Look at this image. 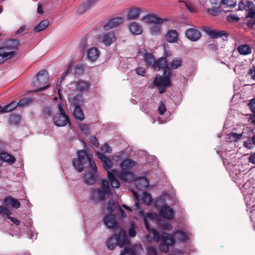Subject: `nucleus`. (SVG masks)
Listing matches in <instances>:
<instances>
[{
    "label": "nucleus",
    "mask_w": 255,
    "mask_h": 255,
    "mask_svg": "<svg viewBox=\"0 0 255 255\" xmlns=\"http://www.w3.org/2000/svg\"><path fill=\"white\" fill-rule=\"evenodd\" d=\"M72 164L75 169L78 172L83 171L85 166H90L93 172L96 173L97 168L95 161L92 159L90 155H88L84 150H80L78 152V157L74 158Z\"/></svg>",
    "instance_id": "1"
},
{
    "label": "nucleus",
    "mask_w": 255,
    "mask_h": 255,
    "mask_svg": "<svg viewBox=\"0 0 255 255\" xmlns=\"http://www.w3.org/2000/svg\"><path fill=\"white\" fill-rule=\"evenodd\" d=\"M20 45V40L16 39L6 40L2 46H0V63L12 58L15 55V50Z\"/></svg>",
    "instance_id": "2"
},
{
    "label": "nucleus",
    "mask_w": 255,
    "mask_h": 255,
    "mask_svg": "<svg viewBox=\"0 0 255 255\" xmlns=\"http://www.w3.org/2000/svg\"><path fill=\"white\" fill-rule=\"evenodd\" d=\"M101 182L102 184L100 188H91V195L94 201H104L106 199V195L110 196L112 194L109 182L106 179H102Z\"/></svg>",
    "instance_id": "3"
},
{
    "label": "nucleus",
    "mask_w": 255,
    "mask_h": 255,
    "mask_svg": "<svg viewBox=\"0 0 255 255\" xmlns=\"http://www.w3.org/2000/svg\"><path fill=\"white\" fill-rule=\"evenodd\" d=\"M127 242L126 232L121 229L118 235H113L110 237L106 242L107 248L110 250H113L117 246L121 248L126 245Z\"/></svg>",
    "instance_id": "4"
},
{
    "label": "nucleus",
    "mask_w": 255,
    "mask_h": 255,
    "mask_svg": "<svg viewBox=\"0 0 255 255\" xmlns=\"http://www.w3.org/2000/svg\"><path fill=\"white\" fill-rule=\"evenodd\" d=\"M143 57L147 66L156 71H159L168 64L166 58L164 57L156 60L152 54L146 53L144 54Z\"/></svg>",
    "instance_id": "5"
},
{
    "label": "nucleus",
    "mask_w": 255,
    "mask_h": 255,
    "mask_svg": "<svg viewBox=\"0 0 255 255\" xmlns=\"http://www.w3.org/2000/svg\"><path fill=\"white\" fill-rule=\"evenodd\" d=\"M161 69L163 70V77L157 75L154 81V84L155 86H167V87H170L171 84L170 81L171 73L170 67L167 64Z\"/></svg>",
    "instance_id": "6"
},
{
    "label": "nucleus",
    "mask_w": 255,
    "mask_h": 255,
    "mask_svg": "<svg viewBox=\"0 0 255 255\" xmlns=\"http://www.w3.org/2000/svg\"><path fill=\"white\" fill-rule=\"evenodd\" d=\"M175 242L174 239L171 235L167 233H163L161 235V240L159 246L160 251L164 253H168L170 248L174 246Z\"/></svg>",
    "instance_id": "7"
},
{
    "label": "nucleus",
    "mask_w": 255,
    "mask_h": 255,
    "mask_svg": "<svg viewBox=\"0 0 255 255\" xmlns=\"http://www.w3.org/2000/svg\"><path fill=\"white\" fill-rule=\"evenodd\" d=\"M53 122L56 127H62L69 123L70 119L66 114H55L53 117Z\"/></svg>",
    "instance_id": "8"
},
{
    "label": "nucleus",
    "mask_w": 255,
    "mask_h": 255,
    "mask_svg": "<svg viewBox=\"0 0 255 255\" xmlns=\"http://www.w3.org/2000/svg\"><path fill=\"white\" fill-rule=\"evenodd\" d=\"M187 39L191 41H198L202 36L201 32L196 28H189L185 31Z\"/></svg>",
    "instance_id": "9"
},
{
    "label": "nucleus",
    "mask_w": 255,
    "mask_h": 255,
    "mask_svg": "<svg viewBox=\"0 0 255 255\" xmlns=\"http://www.w3.org/2000/svg\"><path fill=\"white\" fill-rule=\"evenodd\" d=\"M141 21L148 23H162L167 22L168 20L167 18H161L156 16L155 15L148 14L141 18Z\"/></svg>",
    "instance_id": "10"
},
{
    "label": "nucleus",
    "mask_w": 255,
    "mask_h": 255,
    "mask_svg": "<svg viewBox=\"0 0 255 255\" xmlns=\"http://www.w3.org/2000/svg\"><path fill=\"white\" fill-rule=\"evenodd\" d=\"M206 33L208 35L213 39H216L220 37H223L224 40H227L229 34L224 30L217 31L214 30H211L208 28L206 30Z\"/></svg>",
    "instance_id": "11"
},
{
    "label": "nucleus",
    "mask_w": 255,
    "mask_h": 255,
    "mask_svg": "<svg viewBox=\"0 0 255 255\" xmlns=\"http://www.w3.org/2000/svg\"><path fill=\"white\" fill-rule=\"evenodd\" d=\"M159 213L161 216L168 220H171L174 215L173 210L168 206H163L161 207Z\"/></svg>",
    "instance_id": "12"
},
{
    "label": "nucleus",
    "mask_w": 255,
    "mask_h": 255,
    "mask_svg": "<svg viewBox=\"0 0 255 255\" xmlns=\"http://www.w3.org/2000/svg\"><path fill=\"white\" fill-rule=\"evenodd\" d=\"M76 90L82 93H86L89 91L91 83L83 80H79L74 82Z\"/></svg>",
    "instance_id": "13"
},
{
    "label": "nucleus",
    "mask_w": 255,
    "mask_h": 255,
    "mask_svg": "<svg viewBox=\"0 0 255 255\" xmlns=\"http://www.w3.org/2000/svg\"><path fill=\"white\" fill-rule=\"evenodd\" d=\"M104 224L109 228L116 229L118 227L116 216L114 214H109L104 218Z\"/></svg>",
    "instance_id": "14"
},
{
    "label": "nucleus",
    "mask_w": 255,
    "mask_h": 255,
    "mask_svg": "<svg viewBox=\"0 0 255 255\" xmlns=\"http://www.w3.org/2000/svg\"><path fill=\"white\" fill-rule=\"evenodd\" d=\"M124 19L122 17H118L112 18L109 20L104 26V28L105 30H109L117 27L124 22Z\"/></svg>",
    "instance_id": "15"
},
{
    "label": "nucleus",
    "mask_w": 255,
    "mask_h": 255,
    "mask_svg": "<svg viewBox=\"0 0 255 255\" xmlns=\"http://www.w3.org/2000/svg\"><path fill=\"white\" fill-rule=\"evenodd\" d=\"M37 83L43 85L47 83L49 79V75L45 70L39 71L35 76Z\"/></svg>",
    "instance_id": "16"
},
{
    "label": "nucleus",
    "mask_w": 255,
    "mask_h": 255,
    "mask_svg": "<svg viewBox=\"0 0 255 255\" xmlns=\"http://www.w3.org/2000/svg\"><path fill=\"white\" fill-rule=\"evenodd\" d=\"M4 205L6 207H11L15 209H18L20 206V203L16 199L11 196H7L4 198L3 200Z\"/></svg>",
    "instance_id": "17"
},
{
    "label": "nucleus",
    "mask_w": 255,
    "mask_h": 255,
    "mask_svg": "<svg viewBox=\"0 0 255 255\" xmlns=\"http://www.w3.org/2000/svg\"><path fill=\"white\" fill-rule=\"evenodd\" d=\"M136 188L140 191L146 189L149 186L148 180L144 177H139L135 181Z\"/></svg>",
    "instance_id": "18"
},
{
    "label": "nucleus",
    "mask_w": 255,
    "mask_h": 255,
    "mask_svg": "<svg viewBox=\"0 0 255 255\" xmlns=\"http://www.w3.org/2000/svg\"><path fill=\"white\" fill-rule=\"evenodd\" d=\"M96 173L88 171H86L84 176V182L88 185H92L96 182Z\"/></svg>",
    "instance_id": "19"
},
{
    "label": "nucleus",
    "mask_w": 255,
    "mask_h": 255,
    "mask_svg": "<svg viewBox=\"0 0 255 255\" xmlns=\"http://www.w3.org/2000/svg\"><path fill=\"white\" fill-rule=\"evenodd\" d=\"M178 33L176 30H169L165 36V40L169 43H175L178 40Z\"/></svg>",
    "instance_id": "20"
},
{
    "label": "nucleus",
    "mask_w": 255,
    "mask_h": 255,
    "mask_svg": "<svg viewBox=\"0 0 255 255\" xmlns=\"http://www.w3.org/2000/svg\"><path fill=\"white\" fill-rule=\"evenodd\" d=\"M116 40V34L113 32H109L106 33L103 37V42L107 46L110 45Z\"/></svg>",
    "instance_id": "21"
},
{
    "label": "nucleus",
    "mask_w": 255,
    "mask_h": 255,
    "mask_svg": "<svg viewBox=\"0 0 255 255\" xmlns=\"http://www.w3.org/2000/svg\"><path fill=\"white\" fill-rule=\"evenodd\" d=\"M97 155L102 161L103 167L104 169L106 170L110 169L112 166V162L111 160L103 153L100 152H97Z\"/></svg>",
    "instance_id": "22"
},
{
    "label": "nucleus",
    "mask_w": 255,
    "mask_h": 255,
    "mask_svg": "<svg viewBox=\"0 0 255 255\" xmlns=\"http://www.w3.org/2000/svg\"><path fill=\"white\" fill-rule=\"evenodd\" d=\"M130 31L134 35H139L142 32V27L136 22L130 23L128 26Z\"/></svg>",
    "instance_id": "23"
},
{
    "label": "nucleus",
    "mask_w": 255,
    "mask_h": 255,
    "mask_svg": "<svg viewBox=\"0 0 255 255\" xmlns=\"http://www.w3.org/2000/svg\"><path fill=\"white\" fill-rule=\"evenodd\" d=\"M100 51L96 47H92L87 51V58L90 61H96L100 56Z\"/></svg>",
    "instance_id": "24"
},
{
    "label": "nucleus",
    "mask_w": 255,
    "mask_h": 255,
    "mask_svg": "<svg viewBox=\"0 0 255 255\" xmlns=\"http://www.w3.org/2000/svg\"><path fill=\"white\" fill-rule=\"evenodd\" d=\"M255 5L253 2L249 0H241L239 4L238 8L240 10H248L254 9Z\"/></svg>",
    "instance_id": "25"
},
{
    "label": "nucleus",
    "mask_w": 255,
    "mask_h": 255,
    "mask_svg": "<svg viewBox=\"0 0 255 255\" xmlns=\"http://www.w3.org/2000/svg\"><path fill=\"white\" fill-rule=\"evenodd\" d=\"M0 159L10 165L12 164L16 161L15 157L5 151L0 153Z\"/></svg>",
    "instance_id": "26"
},
{
    "label": "nucleus",
    "mask_w": 255,
    "mask_h": 255,
    "mask_svg": "<svg viewBox=\"0 0 255 255\" xmlns=\"http://www.w3.org/2000/svg\"><path fill=\"white\" fill-rule=\"evenodd\" d=\"M107 177L109 183L110 182L113 188H118L120 185L119 181L115 177L114 174L111 171L107 172Z\"/></svg>",
    "instance_id": "27"
},
{
    "label": "nucleus",
    "mask_w": 255,
    "mask_h": 255,
    "mask_svg": "<svg viewBox=\"0 0 255 255\" xmlns=\"http://www.w3.org/2000/svg\"><path fill=\"white\" fill-rule=\"evenodd\" d=\"M141 9L139 8H131L129 9L127 18L128 19H135L137 18L140 15Z\"/></svg>",
    "instance_id": "28"
},
{
    "label": "nucleus",
    "mask_w": 255,
    "mask_h": 255,
    "mask_svg": "<svg viewBox=\"0 0 255 255\" xmlns=\"http://www.w3.org/2000/svg\"><path fill=\"white\" fill-rule=\"evenodd\" d=\"M237 50L241 55H247L252 53V49L248 44H241L239 45Z\"/></svg>",
    "instance_id": "29"
},
{
    "label": "nucleus",
    "mask_w": 255,
    "mask_h": 255,
    "mask_svg": "<svg viewBox=\"0 0 255 255\" xmlns=\"http://www.w3.org/2000/svg\"><path fill=\"white\" fill-rule=\"evenodd\" d=\"M135 165L134 162L130 159H127L124 160L121 164V168L123 171H127L130 169Z\"/></svg>",
    "instance_id": "30"
},
{
    "label": "nucleus",
    "mask_w": 255,
    "mask_h": 255,
    "mask_svg": "<svg viewBox=\"0 0 255 255\" xmlns=\"http://www.w3.org/2000/svg\"><path fill=\"white\" fill-rule=\"evenodd\" d=\"M18 106V104L16 102H12L7 105L4 106L0 110V113L3 114L11 112Z\"/></svg>",
    "instance_id": "31"
},
{
    "label": "nucleus",
    "mask_w": 255,
    "mask_h": 255,
    "mask_svg": "<svg viewBox=\"0 0 255 255\" xmlns=\"http://www.w3.org/2000/svg\"><path fill=\"white\" fill-rule=\"evenodd\" d=\"M119 178L125 181H131L133 179V174L127 171H123L119 174Z\"/></svg>",
    "instance_id": "32"
},
{
    "label": "nucleus",
    "mask_w": 255,
    "mask_h": 255,
    "mask_svg": "<svg viewBox=\"0 0 255 255\" xmlns=\"http://www.w3.org/2000/svg\"><path fill=\"white\" fill-rule=\"evenodd\" d=\"M242 136V133L230 132L227 135V140L230 142L237 141L241 139Z\"/></svg>",
    "instance_id": "33"
},
{
    "label": "nucleus",
    "mask_w": 255,
    "mask_h": 255,
    "mask_svg": "<svg viewBox=\"0 0 255 255\" xmlns=\"http://www.w3.org/2000/svg\"><path fill=\"white\" fill-rule=\"evenodd\" d=\"M73 115L75 119L81 121L84 119V115L81 107H75Z\"/></svg>",
    "instance_id": "34"
},
{
    "label": "nucleus",
    "mask_w": 255,
    "mask_h": 255,
    "mask_svg": "<svg viewBox=\"0 0 255 255\" xmlns=\"http://www.w3.org/2000/svg\"><path fill=\"white\" fill-rule=\"evenodd\" d=\"M49 24V22L48 20L45 19L41 21L36 27L34 28V31L35 32H40L47 27Z\"/></svg>",
    "instance_id": "35"
},
{
    "label": "nucleus",
    "mask_w": 255,
    "mask_h": 255,
    "mask_svg": "<svg viewBox=\"0 0 255 255\" xmlns=\"http://www.w3.org/2000/svg\"><path fill=\"white\" fill-rule=\"evenodd\" d=\"M161 24L154 23L150 27V32L153 35H159L161 33Z\"/></svg>",
    "instance_id": "36"
},
{
    "label": "nucleus",
    "mask_w": 255,
    "mask_h": 255,
    "mask_svg": "<svg viewBox=\"0 0 255 255\" xmlns=\"http://www.w3.org/2000/svg\"><path fill=\"white\" fill-rule=\"evenodd\" d=\"M217 5L218 6L215 5L213 6L212 7L208 8L207 9V12L214 16H217L221 14L222 11L220 9V5Z\"/></svg>",
    "instance_id": "37"
},
{
    "label": "nucleus",
    "mask_w": 255,
    "mask_h": 255,
    "mask_svg": "<svg viewBox=\"0 0 255 255\" xmlns=\"http://www.w3.org/2000/svg\"><path fill=\"white\" fill-rule=\"evenodd\" d=\"M83 102V96L82 95H78L73 97L72 105L75 107H80Z\"/></svg>",
    "instance_id": "38"
},
{
    "label": "nucleus",
    "mask_w": 255,
    "mask_h": 255,
    "mask_svg": "<svg viewBox=\"0 0 255 255\" xmlns=\"http://www.w3.org/2000/svg\"><path fill=\"white\" fill-rule=\"evenodd\" d=\"M33 100L32 98L28 97L21 99L17 103L18 104V106L20 107H24L28 106L29 104H31L33 102Z\"/></svg>",
    "instance_id": "39"
},
{
    "label": "nucleus",
    "mask_w": 255,
    "mask_h": 255,
    "mask_svg": "<svg viewBox=\"0 0 255 255\" xmlns=\"http://www.w3.org/2000/svg\"><path fill=\"white\" fill-rule=\"evenodd\" d=\"M120 255H136L135 250L132 247H126Z\"/></svg>",
    "instance_id": "40"
},
{
    "label": "nucleus",
    "mask_w": 255,
    "mask_h": 255,
    "mask_svg": "<svg viewBox=\"0 0 255 255\" xmlns=\"http://www.w3.org/2000/svg\"><path fill=\"white\" fill-rule=\"evenodd\" d=\"M182 64V60L181 58H174L171 64V67L170 69L174 70L178 68L181 66Z\"/></svg>",
    "instance_id": "41"
},
{
    "label": "nucleus",
    "mask_w": 255,
    "mask_h": 255,
    "mask_svg": "<svg viewBox=\"0 0 255 255\" xmlns=\"http://www.w3.org/2000/svg\"><path fill=\"white\" fill-rule=\"evenodd\" d=\"M142 201L144 203L149 205L152 203V199L151 195L147 192H143Z\"/></svg>",
    "instance_id": "42"
},
{
    "label": "nucleus",
    "mask_w": 255,
    "mask_h": 255,
    "mask_svg": "<svg viewBox=\"0 0 255 255\" xmlns=\"http://www.w3.org/2000/svg\"><path fill=\"white\" fill-rule=\"evenodd\" d=\"M21 120V117L17 115H11L9 117V122L13 125H17Z\"/></svg>",
    "instance_id": "43"
},
{
    "label": "nucleus",
    "mask_w": 255,
    "mask_h": 255,
    "mask_svg": "<svg viewBox=\"0 0 255 255\" xmlns=\"http://www.w3.org/2000/svg\"><path fill=\"white\" fill-rule=\"evenodd\" d=\"M176 236L180 241L182 242H186L187 239V236L184 232L179 230L176 232Z\"/></svg>",
    "instance_id": "44"
},
{
    "label": "nucleus",
    "mask_w": 255,
    "mask_h": 255,
    "mask_svg": "<svg viewBox=\"0 0 255 255\" xmlns=\"http://www.w3.org/2000/svg\"><path fill=\"white\" fill-rule=\"evenodd\" d=\"M255 145V134L251 138H249L247 141H244V145L250 149L252 147V145Z\"/></svg>",
    "instance_id": "45"
},
{
    "label": "nucleus",
    "mask_w": 255,
    "mask_h": 255,
    "mask_svg": "<svg viewBox=\"0 0 255 255\" xmlns=\"http://www.w3.org/2000/svg\"><path fill=\"white\" fill-rule=\"evenodd\" d=\"M236 4V0H222L221 5L224 4L227 7H234Z\"/></svg>",
    "instance_id": "46"
},
{
    "label": "nucleus",
    "mask_w": 255,
    "mask_h": 255,
    "mask_svg": "<svg viewBox=\"0 0 255 255\" xmlns=\"http://www.w3.org/2000/svg\"><path fill=\"white\" fill-rule=\"evenodd\" d=\"M153 240L155 242L158 243L161 240V235L155 230H152Z\"/></svg>",
    "instance_id": "47"
},
{
    "label": "nucleus",
    "mask_w": 255,
    "mask_h": 255,
    "mask_svg": "<svg viewBox=\"0 0 255 255\" xmlns=\"http://www.w3.org/2000/svg\"><path fill=\"white\" fill-rule=\"evenodd\" d=\"M11 213L9 211L8 213L6 215V217L9 219L11 222H13V224H15V225L18 226L20 224V221L17 219L12 217L10 216Z\"/></svg>",
    "instance_id": "48"
},
{
    "label": "nucleus",
    "mask_w": 255,
    "mask_h": 255,
    "mask_svg": "<svg viewBox=\"0 0 255 255\" xmlns=\"http://www.w3.org/2000/svg\"><path fill=\"white\" fill-rule=\"evenodd\" d=\"M166 111V107L162 101L159 103V106L158 108V111L160 115H162L164 114Z\"/></svg>",
    "instance_id": "49"
},
{
    "label": "nucleus",
    "mask_w": 255,
    "mask_h": 255,
    "mask_svg": "<svg viewBox=\"0 0 255 255\" xmlns=\"http://www.w3.org/2000/svg\"><path fill=\"white\" fill-rule=\"evenodd\" d=\"M251 111L253 113H255V98L251 99L248 104Z\"/></svg>",
    "instance_id": "50"
},
{
    "label": "nucleus",
    "mask_w": 255,
    "mask_h": 255,
    "mask_svg": "<svg viewBox=\"0 0 255 255\" xmlns=\"http://www.w3.org/2000/svg\"><path fill=\"white\" fill-rule=\"evenodd\" d=\"M101 150L108 153H111L112 150V147L107 143H105L101 147Z\"/></svg>",
    "instance_id": "51"
},
{
    "label": "nucleus",
    "mask_w": 255,
    "mask_h": 255,
    "mask_svg": "<svg viewBox=\"0 0 255 255\" xmlns=\"http://www.w3.org/2000/svg\"><path fill=\"white\" fill-rule=\"evenodd\" d=\"M107 209L110 213H113L115 210V203L109 202L107 204Z\"/></svg>",
    "instance_id": "52"
},
{
    "label": "nucleus",
    "mask_w": 255,
    "mask_h": 255,
    "mask_svg": "<svg viewBox=\"0 0 255 255\" xmlns=\"http://www.w3.org/2000/svg\"><path fill=\"white\" fill-rule=\"evenodd\" d=\"M80 129L84 132H87L89 130V126L84 124H81L79 125Z\"/></svg>",
    "instance_id": "53"
},
{
    "label": "nucleus",
    "mask_w": 255,
    "mask_h": 255,
    "mask_svg": "<svg viewBox=\"0 0 255 255\" xmlns=\"http://www.w3.org/2000/svg\"><path fill=\"white\" fill-rule=\"evenodd\" d=\"M90 142L92 144L95 146H98L99 145V141L98 138L95 136H91L90 137Z\"/></svg>",
    "instance_id": "54"
},
{
    "label": "nucleus",
    "mask_w": 255,
    "mask_h": 255,
    "mask_svg": "<svg viewBox=\"0 0 255 255\" xmlns=\"http://www.w3.org/2000/svg\"><path fill=\"white\" fill-rule=\"evenodd\" d=\"M43 114L48 116L52 115V111L49 107H46L43 109Z\"/></svg>",
    "instance_id": "55"
},
{
    "label": "nucleus",
    "mask_w": 255,
    "mask_h": 255,
    "mask_svg": "<svg viewBox=\"0 0 255 255\" xmlns=\"http://www.w3.org/2000/svg\"><path fill=\"white\" fill-rule=\"evenodd\" d=\"M135 72L139 75L143 76L145 72V70L143 67H138L135 69Z\"/></svg>",
    "instance_id": "56"
},
{
    "label": "nucleus",
    "mask_w": 255,
    "mask_h": 255,
    "mask_svg": "<svg viewBox=\"0 0 255 255\" xmlns=\"http://www.w3.org/2000/svg\"><path fill=\"white\" fill-rule=\"evenodd\" d=\"M247 11L248 12L247 15H246V17L251 18H254L255 15V8L254 9H251V10H248Z\"/></svg>",
    "instance_id": "57"
},
{
    "label": "nucleus",
    "mask_w": 255,
    "mask_h": 255,
    "mask_svg": "<svg viewBox=\"0 0 255 255\" xmlns=\"http://www.w3.org/2000/svg\"><path fill=\"white\" fill-rule=\"evenodd\" d=\"M8 212L9 210L6 208L0 206V214H2L3 216H6L8 213Z\"/></svg>",
    "instance_id": "58"
},
{
    "label": "nucleus",
    "mask_w": 255,
    "mask_h": 255,
    "mask_svg": "<svg viewBox=\"0 0 255 255\" xmlns=\"http://www.w3.org/2000/svg\"><path fill=\"white\" fill-rule=\"evenodd\" d=\"M249 161L252 164H255V152L250 154L249 157Z\"/></svg>",
    "instance_id": "59"
},
{
    "label": "nucleus",
    "mask_w": 255,
    "mask_h": 255,
    "mask_svg": "<svg viewBox=\"0 0 255 255\" xmlns=\"http://www.w3.org/2000/svg\"><path fill=\"white\" fill-rule=\"evenodd\" d=\"M158 89V92L160 94H163L165 92L166 87H168L167 86H156Z\"/></svg>",
    "instance_id": "60"
},
{
    "label": "nucleus",
    "mask_w": 255,
    "mask_h": 255,
    "mask_svg": "<svg viewBox=\"0 0 255 255\" xmlns=\"http://www.w3.org/2000/svg\"><path fill=\"white\" fill-rule=\"evenodd\" d=\"M162 228L166 230H170L172 229V226L170 223H166L162 225Z\"/></svg>",
    "instance_id": "61"
},
{
    "label": "nucleus",
    "mask_w": 255,
    "mask_h": 255,
    "mask_svg": "<svg viewBox=\"0 0 255 255\" xmlns=\"http://www.w3.org/2000/svg\"><path fill=\"white\" fill-rule=\"evenodd\" d=\"M148 251L152 255H158L155 248L153 247H149Z\"/></svg>",
    "instance_id": "62"
},
{
    "label": "nucleus",
    "mask_w": 255,
    "mask_h": 255,
    "mask_svg": "<svg viewBox=\"0 0 255 255\" xmlns=\"http://www.w3.org/2000/svg\"><path fill=\"white\" fill-rule=\"evenodd\" d=\"M58 112L56 114H66L61 104L58 105Z\"/></svg>",
    "instance_id": "63"
},
{
    "label": "nucleus",
    "mask_w": 255,
    "mask_h": 255,
    "mask_svg": "<svg viewBox=\"0 0 255 255\" xmlns=\"http://www.w3.org/2000/svg\"><path fill=\"white\" fill-rule=\"evenodd\" d=\"M128 234L130 237H134L136 235V232L134 229L130 228L128 230Z\"/></svg>",
    "instance_id": "64"
}]
</instances>
